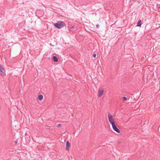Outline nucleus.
Segmentation results:
<instances>
[{"instance_id": "1", "label": "nucleus", "mask_w": 160, "mask_h": 160, "mask_svg": "<svg viewBox=\"0 0 160 160\" xmlns=\"http://www.w3.org/2000/svg\"><path fill=\"white\" fill-rule=\"evenodd\" d=\"M54 26L58 28H62L65 25V23L63 22L59 21L57 23L54 24Z\"/></svg>"}, {"instance_id": "2", "label": "nucleus", "mask_w": 160, "mask_h": 160, "mask_svg": "<svg viewBox=\"0 0 160 160\" xmlns=\"http://www.w3.org/2000/svg\"><path fill=\"white\" fill-rule=\"evenodd\" d=\"M108 118L109 122L111 123L112 125L115 124V120L112 115L110 113L108 114Z\"/></svg>"}, {"instance_id": "3", "label": "nucleus", "mask_w": 160, "mask_h": 160, "mask_svg": "<svg viewBox=\"0 0 160 160\" xmlns=\"http://www.w3.org/2000/svg\"><path fill=\"white\" fill-rule=\"evenodd\" d=\"M71 145V142L68 141H67L66 142V150L67 151H69V148Z\"/></svg>"}, {"instance_id": "4", "label": "nucleus", "mask_w": 160, "mask_h": 160, "mask_svg": "<svg viewBox=\"0 0 160 160\" xmlns=\"http://www.w3.org/2000/svg\"><path fill=\"white\" fill-rule=\"evenodd\" d=\"M112 126L113 129L114 131L118 133H119L120 132L119 130L117 128L115 124Z\"/></svg>"}, {"instance_id": "5", "label": "nucleus", "mask_w": 160, "mask_h": 160, "mask_svg": "<svg viewBox=\"0 0 160 160\" xmlns=\"http://www.w3.org/2000/svg\"><path fill=\"white\" fill-rule=\"evenodd\" d=\"M69 31L70 33H72L75 31V28H74V26H69L68 27Z\"/></svg>"}, {"instance_id": "6", "label": "nucleus", "mask_w": 160, "mask_h": 160, "mask_svg": "<svg viewBox=\"0 0 160 160\" xmlns=\"http://www.w3.org/2000/svg\"><path fill=\"white\" fill-rule=\"evenodd\" d=\"M104 91L102 89H100L98 91V96L101 97L103 94Z\"/></svg>"}, {"instance_id": "7", "label": "nucleus", "mask_w": 160, "mask_h": 160, "mask_svg": "<svg viewBox=\"0 0 160 160\" xmlns=\"http://www.w3.org/2000/svg\"><path fill=\"white\" fill-rule=\"evenodd\" d=\"M0 74L2 76L4 75V69L1 65H0Z\"/></svg>"}, {"instance_id": "8", "label": "nucleus", "mask_w": 160, "mask_h": 160, "mask_svg": "<svg viewBox=\"0 0 160 160\" xmlns=\"http://www.w3.org/2000/svg\"><path fill=\"white\" fill-rule=\"evenodd\" d=\"M142 24V21L141 20H139V21L137 23V26L140 27Z\"/></svg>"}, {"instance_id": "9", "label": "nucleus", "mask_w": 160, "mask_h": 160, "mask_svg": "<svg viewBox=\"0 0 160 160\" xmlns=\"http://www.w3.org/2000/svg\"><path fill=\"white\" fill-rule=\"evenodd\" d=\"M53 61L55 62H57L58 61V58L55 56H53Z\"/></svg>"}, {"instance_id": "10", "label": "nucleus", "mask_w": 160, "mask_h": 160, "mask_svg": "<svg viewBox=\"0 0 160 160\" xmlns=\"http://www.w3.org/2000/svg\"><path fill=\"white\" fill-rule=\"evenodd\" d=\"M43 98V97L42 95H40L38 96V99L40 100H41Z\"/></svg>"}, {"instance_id": "11", "label": "nucleus", "mask_w": 160, "mask_h": 160, "mask_svg": "<svg viewBox=\"0 0 160 160\" xmlns=\"http://www.w3.org/2000/svg\"><path fill=\"white\" fill-rule=\"evenodd\" d=\"M122 100L123 101H125L127 100V98L125 97H124L122 98Z\"/></svg>"}, {"instance_id": "12", "label": "nucleus", "mask_w": 160, "mask_h": 160, "mask_svg": "<svg viewBox=\"0 0 160 160\" xmlns=\"http://www.w3.org/2000/svg\"><path fill=\"white\" fill-rule=\"evenodd\" d=\"M96 56V54L94 53L93 54V57L94 58H95Z\"/></svg>"}, {"instance_id": "13", "label": "nucleus", "mask_w": 160, "mask_h": 160, "mask_svg": "<svg viewBox=\"0 0 160 160\" xmlns=\"http://www.w3.org/2000/svg\"><path fill=\"white\" fill-rule=\"evenodd\" d=\"M61 126V125L60 124H58L57 125V127H59Z\"/></svg>"}, {"instance_id": "14", "label": "nucleus", "mask_w": 160, "mask_h": 160, "mask_svg": "<svg viewBox=\"0 0 160 160\" xmlns=\"http://www.w3.org/2000/svg\"><path fill=\"white\" fill-rule=\"evenodd\" d=\"M96 26L97 27V28H98L99 27V25H98V24H97L96 25Z\"/></svg>"}, {"instance_id": "15", "label": "nucleus", "mask_w": 160, "mask_h": 160, "mask_svg": "<svg viewBox=\"0 0 160 160\" xmlns=\"http://www.w3.org/2000/svg\"><path fill=\"white\" fill-rule=\"evenodd\" d=\"M15 143L16 144L17 143V141H15Z\"/></svg>"}, {"instance_id": "16", "label": "nucleus", "mask_w": 160, "mask_h": 160, "mask_svg": "<svg viewBox=\"0 0 160 160\" xmlns=\"http://www.w3.org/2000/svg\"><path fill=\"white\" fill-rule=\"evenodd\" d=\"M26 136L27 138H28V135H26Z\"/></svg>"}]
</instances>
